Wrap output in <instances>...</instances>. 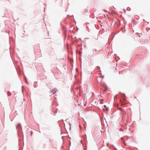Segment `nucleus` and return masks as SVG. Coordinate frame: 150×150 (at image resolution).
<instances>
[{"label": "nucleus", "instance_id": "nucleus-3", "mask_svg": "<svg viewBox=\"0 0 150 150\" xmlns=\"http://www.w3.org/2000/svg\"><path fill=\"white\" fill-rule=\"evenodd\" d=\"M11 93L9 92H8L7 95L8 96H10L11 95Z\"/></svg>", "mask_w": 150, "mask_h": 150}, {"label": "nucleus", "instance_id": "nucleus-2", "mask_svg": "<svg viewBox=\"0 0 150 150\" xmlns=\"http://www.w3.org/2000/svg\"><path fill=\"white\" fill-rule=\"evenodd\" d=\"M126 99H124V100L123 101H122L121 100H120V102L121 103V105H124L125 104V102H126Z\"/></svg>", "mask_w": 150, "mask_h": 150}, {"label": "nucleus", "instance_id": "nucleus-1", "mask_svg": "<svg viewBox=\"0 0 150 150\" xmlns=\"http://www.w3.org/2000/svg\"><path fill=\"white\" fill-rule=\"evenodd\" d=\"M58 91L57 88H54L51 90V92L52 94H54L55 93Z\"/></svg>", "mask_w": 150, "mask_h": 150}]
</instances>
